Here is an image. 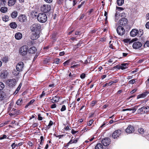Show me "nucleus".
Segmentation results:
<instances>
[{"label": "nucleus", "mask_w": 149, "mask_h": 149, "mask_svg": "<svg viewBox=\"0 0 149 149\" xmlns=\"http://www.w3.org/2000/svg\"><path fill=\"white\" fill-rule=\"evenodd\" d=\"M19 21L21 22H25L26 21V17L24 15H21L18 17Z\"/></svg>", "instance_id": "obj_17"}, {"label": "nucleus", "mask_w": 149, "mask_h": 149, "mask_svg": "<svg viewBox=\"0 0 149 149\" xmlns=\"http://www.w3.org/2000/svg\"><path fill=\"white\" fill-rule=\"evenodd\" d=\"M34 100H31L29 102H28V104L26 105L25 107V108H27L29 105L32 104L34 102Z\"/></svg>", "instance_id": "obj_34"}, {"label": "nucleus", "mask_w": 149, "mask_h": 149, "mask_svg": "<svg viewBox=\"0 0 149 149\" xmlns=\"http://www.w3.org/2000/svg\"><path fill=\"white\" fill-rule=\"evenodd\" d=\"M95 149H103V146L100 143H98L95 147Z\"/></svg>", "instance_id": "obj_25"}, {"label": "nucleus", "mask_w": 149, "mask_h": 149, "mask_svg": "<svg viewBox=\"0 0 149 149\" xmlns=\"http://www.w3.org/2000/svg\"><path fill=\"white\" fill-rule=\"evenodd\" d=\"M70 62V61L69 60H67L65 61L63 63L64 66H66L68 65V63Z\"/></svg>", "instance_id": "obj_48"}, {"label": "nucleus", "mask_w": 149, "mask_h": 149, "mask_svg": "<svg viewBox=\"0 0 149 149\" xmlns=\"http://www.w3.org/2000/svg\"><path fill=\"white\" fill-rule=\"evenodd\" d=\"M142 44L139 42H136L133 43L132 47L134 49H138L141 47Z\"/></svg>", "instance_id": "obj_15"}, {"label": "nucleus", "mask_w": 149, "mask_h": 149, "mask_svg": "<svg viewBox=\"0 0 149 149\" xmlns=\"http://www.w3.org/2000/svg\"><path fill=\"white\" fill-rule=\"evenodd\" d=\"M135 79H132L131 80L129 81V84H134L135 82Z\"/></svg>", "instance_id": "obj_41"}, {"label": "nucleus", "mask_w": 149, "mask_h": 149, "mask_svg": "<svg viewBox=\"0 0 149 149\" xmlns=\"http://www.w3.org/2000/svg\"><path fill=\"white\" fill-rule=\"evenodd\" d=\"M51 9V6L49 5H44L41 8L42 11L45 12L47 13Z\"/></svg>", "instance_id": "obj_6"}, {"label": "nucleus", "mask_w": 149, "mask_h": 149, "mask_svg": "<svg viewBox=\"0 0 149 149\" xmlns=\"http://www.w3.org/2000/svg\"><path fill=\"white\" fill-rule=\"evenodd\" d=\"M39 32H33L31 37V38L32 40H36L39 37Z\"/></svg>", "instance_id": "obj_10"}, {"label": "nucleus", "mask_w": 149, "mask_h": 149, "mask_svg": "<svg viewBox=\"0 0 149 149\" xmlns=\"http://www.w3.org/2000/svg\"><path fill=\"white\" fill-rule=\"evenodd\" d=\"M44 1L48 3H50L52 1V0H44Z\"/></svg>", "instance_id": "obj_63"}, {"label": "nucleus", "mask_w": 149, "mask_h": 149, "mask_svg": "<svg viewBox=\"0 0 149 149\" xmlns=\"http://www.w3.org/2000/svg\"><path fill=\"white\" fill-rule=\"evenodd\" d=\"M148 93L147 92H145L142 94H140L138 95L137 99H139L141 98H144L146 97L148 95Z\"/></svg>", "instance_id": "obj_19"}, {"label": "nucleus", "mask_w": 149, "mask_h": 149, "mask_svg": "<svg viewBox=\"0 0 149 149\" xmlns=\"http://www.w3.org/2000/svg\"><path fill=\"white\" fill-rule=\"evenodd\" d=\"M121 133V131L120 130H118L115 131L112 134V137L115 139L119 137Z\"/></svg>", "instance_id": "obj_12"}, {"label": "nucleus", "mask_w": 149, "mask_h": 149, "mask_svg": "<svg viewBox=\"0 0 149 149\" xmlns=\"http://www.w3.org/2000/svg\"><path fill=\"white\" fill-rule=\"evenodd\" d=\"M8 8L6 7H1L0 9L1 12L2 13H5L7 11Z\"/></svg>", "instance_id": "obj_27"}, {"label": "nucleus", "mask_w": 149, "mask_h": 149, "mask_svg": "<svg viewBox=\"0 0 149 149\" xmlns=\"http://www.w3.org/2000/svg\"><path fill=\"white\" fill-rule=\"evenodd\" d=\"M145 109V107L143 106L141 108L137 110V112L139 113H140L142 111H144V110Z\"/></svg>", "instance_id": "obj_32"}, {"label": "nucleus", "mask_w": 149, "mask_h": 149, "mask_svg": "<svg viewBox=\"0 0 149 149\" xmlns=\"http://www.w3.org/2000/svg\"><path fill=\"white\" fill-rule=\"evenodd\" d=\"M148 112H149V107L148 106L145 107L144 112L147 113Z\"/></svg>", "instance_id": "obj_40"}, {"label": "nucleus", "mask_w": 149, "mask_h": 149, "mask_svg": "<svg viewBox=\"0 0 149 149\" xmlns=\"http://www.w3.org/2000/svg\"><path fill=\"white\" fill-rule=\"evenodd\" d=\"M134 127L132 125L129 126L126 129V132L127 133H131L134 132Z\"/></svg>", "instance_id": "obj_16"}, {"label": "nucleus", "mask_w": 149, "mask_h": 149, "mask_svg": "<svg viewBox=\"0 0 149 149\" xmlns=\"http://www.w3.org/2000/svg\"><path fill=\"white\" fill-rule=\"evenodd\" d=\"M38 120H41L42 119V118L41 116V115L40 114H39L38 115Z\"/></svg>", "instance_id": "obj_49"}, {"label": "nucleus", "mask_w": 149, "mask_h": 149, "mask_svg": "<svg viewBox=\"0 0 149 149\" xmlns=\"http://www.w3.org/2000/svg\"><path fill=\"white\" fill-rule=\"evenodd\" d=\"M138 131L139 133L141 134H143L144 132V129L143 128H139L138 129Z\"/></svg>", "instance_id": "obj_37"}, {"label": "nucleus", "mask_w": 149, "mask_h": 149, "mask_svg": "<svg viewBox=\"0 0 149 149\" xmlns=\"http://www.w3.org/2000/svg\"><path fill=\"white\" fill-rule=\"evenodd\" d=\"M86 76V74L84 73L80 75V77L81 79H84L85 78Z\"/></svg>", "instance_id": "obj_50"}, {"label": "nucleus", "mask_w": 149, "mask_h": 149, "mask_svg": "<svg viewBox=\"0 0 149 149\" xmlns=\"http://www.w3.org/2000/svg\"><path fill=\"white\" fill-rule=\"evenodd\" d=\"M84 1H83L82 2H81V4H80L78 5V7H77L78 8H80L84 4Z\"/></svg>", "instance_id": "obj_55"}, {"label": "nucleus", "mask_w": 149, "mask_h": 149, "mask_svg": "<svg viewBox=\"0 0 149 149\" xmlns=\"http://www.w3.org/2000/svg\"><path fill=\"white\" fill-rule=\"evenodd\" d=\"M81 46V44L80 43H78L77 45H75L73 47V49L75 50L77 49L79 47Z\"/></svg>", "instance_id": "obj_35"}, {"label": "nucleus", "mask_w": 149, "mask_h": 149, "mask_svg": "<svg viewBox=\"0 0 149 149\" xmlns=\"http://www.w3.org/2000/svg\"><path fill=\"white\" fill-rule=\"evenodd\" d=\"M36 51V48L35 47H32L30 48L29 50V52L31 54H34Z\"/></svg>", "instance_id": "obj_20"}, {"label": "nucleus", "mask_w": 149, "mask_h": 149, "mask_svg": "<svg viewBox=\"0 0 149 149\" xmlns=\"http://www.w3.org/2000/svg\"><path fill=\"white\" fill-rule=\"evenodd\" d=\"M63 0H58V4H61L63 2Z\"/></svg>", "instance_id": "obj_61"}, {"label": "nucleus", "mask_w": 149, "mask_h": 149, "mask_svg": "<svg viewBox=\"0 0 149 149\" xmlns=\"http://www.w3.org/2000/svg\"><path fill=\"white\" fill-rule=\"evenodd\" d=\"M93 122V120H90L89 122L88 123V125L89 126H91V124H92Z\"/></svg>", "instance_id": "obj_51"}, {"label": "nucleus", "mask_w": 149, "mask_h": 149, "mask_svg": "<svg viewBox=\"0 0 149 149\" xmlns=\"http://www.w3.org/2000/svg\"><path fill=\"white\" fill-rule=\"evenodd\" d=\"M24 63L22 62H19L16 66V69L17 71L20 72L22 71Z\"/></svg>", "instance_id": "obj_11"}, {"label": "nucleus", "mask_w": 149, "mask_h": 149, "mask_svg": "<svg viewBox=\"0 0 149 149\" xmlns=\"http://www.w3.org/2000/svg\"><path fill=\"white\" fill-rule=\"evenodd\" d=\"M120 25L125 26L127 23L128 20L127 19L125 18H123L120 20Z\"/></svg>", "instance_id": "obj_13"}, {"label": "nucleus", "mask_w": 149, "mask_h": 149, "mask_svg": "<svg viewBox=\"0 0 149 149\" xmlns=\"http://www.w3.org/2000/svg\"><path fill=\"white\" fill-rule=\"evenodd\" d=\"M128 64L127 63H123L120 65H118L116 66V68L118 69H121L124 70L127 68Z\"/></svg>", "instance_id": "obj_14"}, {"label": "nucleus", "mask_w": 149, "mask_h": 149, "mask_svg": "<svg viewBox=\"0 0 149 149\" xmlns=\"http://www.w3.org/2000/svg\"><path fill=\"white\" fill-rule=\"evenodd\" d=\"M143 32L141 31L140 32L136 29H132L130 32V35L132 37L137 36L139 37H141L143 34Z\"/></svg>", "instance_id": "obj_4"}, {"label": "nucleus", "mask_w": 149, "mask_h": 149, "mask_svg": "<svg viewBox=\"0 0 149 149\" xmlns=\"http://www.w3.org/2000/svg\"><path fill=\"white\" fill-rule=\"evenodd\" d=\"M80 65L79 64H76L74 65L73 66H71V68H76L79 66Z\"/></svg>", "instance_id": "obj_47"}, {"label": "nucleus", "mask_w": 149, "mask_h": 149, "mask_svg": "<svg viewBox=\"0 0 149 149\" xmlns=\"http://www.w3.org/2000/svg\"><path fill=\"white\" fill-rule=\"evenodd\" d=\"M77 131H74L73 129H72L71 131V133L73 134H75L77 132Z\"/></svg>", "instance_id": "obj_60"}, {"label": "nucleus", "mask_w": 149, "mask_h": 149, "mask_svg": "<svg viewBox=\"0 0 149 149\" xmlns=\"http://www.w3.org/2000/svg\"><path fill=\"white\" fill-rule=\"evenodd\" d=\"M146 28L149 29V22H147L146 24Z\"/></svg>", "instance_id": "obj_59"}, {"label": "nucleus", "mask_w": 149, "mask_h": 149, "mask_svg": "<svg viewBox=\"0 0 149 149\" xmlns=\"http://www.w3.org/2000/svg\"><path fill=\"white\" fill-rule=\"evenodd\" d=\"M55 86H56V85L54 84H51L49 85V87L50 88H53Z\"/></svg>", "instance_id": "obj_56"}, {"label": "nucleus", "mask_w": 149, "mask_h": 149, "mask_svg": "<svg viewBox=\"0 0 149 149\" xmlns=\"http://www.w3.org/2000/svg\"><path fill=\"white\" fill-rule=\"evenodd\" d=\"M113 83H114V81H112L109 83H108V84L109 86H111Z\"/></svg>", "instance_id": "obj_64"}, {"label": "nucleus", "mask_w": 149, "mask_h": 149, "mask_svg": "<svg viewBox=\"0 0 149 149\" xmlns=\"http://www.w3.org/2000/svg\"><path fill=\"white\" fill-rule=\"evenodd\" d=\"M6 135H3L2 136H1L0 137V139H3L6 138Z\"/></svg>", "instance_id": "obj_57"}, {"label": "nucleus", "mask_w": 149, "mask_h": 149, "mask_svg": "<svg viewBox=\"0 0 149 149\" xmlns=\"http://www.w3.org/2000/svg\"><path fill=\"white\" fill-rule=\"evenodd\" d=\"M60 61V59L58 58H56L54 60V62L56 63H58Z\"/></svg>", "instance_id": "obj_53"}, {"label": "nucleus", "mask_w": 149, "mask_h": 149, "mask_svg": "<svg viewBox=\"0 0 149 149\" xmlns=\"http://www.w3.org/2000/svg\"><path fill=\"white\" fill-rule=\"evenodd\" d=\"M78 138H77L75 139H74V140L73 141V143H76L77 142V141H78Z\"/></svg>", "instance_id": "obj_62"}, {"label": "nucleus", "mask_w": 149, "mask_h": 149, "mask_svg": "<svg viewBox=\"0 0 149 149\" xmlns=\"http://www.w3.org/2000/svg\"><path fill=\"white\" fill-rule=\"evenodd\" d=\"M37 18L38 20L41 23H45L47 20V17L44 13H39L37 15Z\"/></svg>", "instance_id": "obj_1"}, {"label": "nucleus", "mask_w": 149, "mask_h": 149, "mask_svg": "<svg viewBox=\"0 0 149 149\" xmlns=\"http://www.w3.org/2000/svg\"><path fill=\"white\" fill-rule=\"evenodd\" d=\"M56 104H52L51 106V108L52 109H54L56 108Z\"/></svg>", "instance_id": "obj_52"}, {"label": "nucleus", "mask_w": 149, "mask_h": 149, "mask_svg": "<svg viewBox=\"0 0 149 149\" xmlns=\"http://www.w3.org/2000/svg\"><path fill=\"white\" fill-rule=\"evenodd\" d=\"M7 72L6 71H3L1 72V77L3 79H4L7 77Z\"/></svg>", "instance_id": "obj_22"}, {"label": "nucleus", "mask_w": 149, "mask_h": 149, "mask_svg": "<svg viewBox=\"0 0 149 149\" xmlns=\"http://www.w3.org/2000/svg\"><path fill=\"white\" fill-rule=\"evenodd\" d=\"M22 103V100L21 99L18 100L16 102V104L18 105H21Z\"/></svg>", "instance_id": "obj_30"}, {"label": "nucleus", "mask_w": 149, "mask_h": 149, "mask_svg": "<svg viewBox=\"0 0 149 149\" xmlns=\"http://www.w3.org/2000/svg\"><path fill=\"white\" fill-rule=\"evenodd\" d=\"M28 47L26 45H24L19 49V53L22 56H25L27 53Z\"/></svg>", "instance_id": "obj_2"}, {"label": "nucleus", "mask_w": 149, "mask_h": 149, "mask_svg": "<svg viewBox=\"0 0 149 149\" xmlns=\"http://www.w3.org/2000/svg\"><path fill=\"white\" fill-rule=\"evenodd\" d=\"M4 87V84L2 82H0V90H1L3 89Z\"/></svg>", "instance_id": "obj_36"}, {"label": "nucleus", "mask_w": 149, "mask_h": 149, "mask_svg": "<svg viewBox=\"0 0 149 149\" xmlns=\"http://www.w3.org/2000/svg\"><path fill=\"white\" fill-rule=\"evenodd\" d=\"M59 100V98L56 96L52 98L51 99V102L52 103H54L55 102H58Z\"/></svg>", "instance_id": "obj_24"}, {"label": "nucleus", "mask_w": 149, "mask_h": 149, "mask_svg": "<svg viewBox=\"0 0 149 149\" xmlns=\"http://www.w3.org/2000/svg\"><path fill=\"white\" fill-rule=\"evenodd\" d=\"M41 28V26L38 23L33 24L31 27V30L33 32H39Z\"/></svg>", "instance_id": "obj_5"}, {"label": "nucleus", "mask_w": 149, "mask_h": 149, "mask_svg": "<svg viewBox=\"0 0 149 149\" xmlns=\"http://www.w3.org/2000/svg\"><path fill=\"white\" fill-rule=\"evenodd\" d=\"M110 139L108 138H104L102 141V144L104 146H108L110 143Z\"/></svg>", "instance_id": "obj_9"}, {"label": "nucleus", "mask_w": 149, "mask_h": 149, "mask_svg": "<svg viewBox=\"0 0 149 149\" xmlns=\"http://www.w3.org/2000/svg\"><path fill=\"white\" fill-rule=\"evenodd\" d=\"M15 36L16 39L19 40L22 38V35L21 33L17 32L15 34Z\"/></svg>", "instance_id": "obj_18"}, {"label": "nucleus", "mask_w": 149, "mask_h": 149, "mask_svg": "<svg viewBox=\"0 0 149 149\" xmlns=\"http://www.w3.org/2000/svg\"><path fill=\"white\" fill-rule=\"evenodd\" d=\"M73 138V137H72L70 141H69V142L67 143V146H69L70 144H71L73 143L72 141Z\"/></svg>", "instance_id": "obj_45"}, {"label": "nucleus", "mask_w": 149, "mask_h": 149, "mask_svg": "<svg viewBox=\"0 0 149 149\" xmlns=\"http://www.w3.org/2000/svg\"><path fill=\"white\" fill-rule=\"evenodd\" d=\"M117 2L118 6H121L124 3V0H117Z\"/></svg>", "instance_id": "obj_29"}, {"label": "nucleus", "mask_w": 149, "mask_h": 149, "mask_svg": "<svg viewBox=\"0 0 149 149\" xmlns=\"http://www.w3.org/2000/svg\"><path fill=\"white\" fill-rule=\"evenodd\" d=\"M136 106L132 108H130L128 109H123V111H132V113H134L136 110Z\"/></svg>", "instance_id": "obj_21"}, {"label": "nucleus", "mask_w": 149, "mask_h": 149, "mask_svg": "<svg viewBox=\"0 0 149 149\" xmlns=\"http://www.w3.org/2000/svg\"><path fill=\"white\" fill-rule=\"evenodd\" d=\"M17 146V144H15V143H13L11 145V146L12 147V149L15 148V147Z\"/></svg>", "instance_id": "obj_43"}, {"label": "nucleus", "mask_w": 149, "mask_h": 149, "mask_svg": "<svg viewBox=\"0 0 149 149\" xmlns=\"http://www.w3.org/2000/svg\"><path fill=\"white\" fill-rule=\"evenodd\" d=\"M22 86V84L21 83L19 84V86L17 88L16 91H17V92L19 91V89H20Z\"/></svg>", "instance_id": "obj_44"}, {"label": "nucleus", "mask_w": 149, "mask_h": 149, "mask_svg": "<svg viewBox=\"0 0 149 149\" xmlns=\"http://www.w3.org/2000/svg\"><path fill=\"white\" fill-rule=\"evenodd\" d=\"M10 27L12 29H15L17 26V24L14 22H11L10 23Z\"/></svg>", "instance_id": "obj_26"}, {"label": "nucleus", "mask_w": 149, "mask_h": 149, "mask_svg": "<svg viewBox=\"0 0 149 149\" xmlns=\"http://www.w3.org/2000/svg\"><path fill=\"white\" fill-rule=\"evenodd\" d=\"M17 13L16 11H14L11 14L12 18H15L17 17Z\"/></svg>", "instance_id": "obj_28"}, {"label": "nucleus", "mask_w": 149, "mask_h": 149, "mask_svg": "<svg viewBox=\"0 0 149 149\" xmlns=\"http://www.w3.org/2000/svg\"><path fill=\"white\" fill-rule=\"evenodd\" d=\"M16 0H9L8 2V5L11 6H13L15 4Z\"/></svg>", "instance_id": "obj_23"}, {"label": "nucleus", "mask_w": 149, "mask_h": 149, "mask_svg": "<svg viewBox=\"0 0 149 149\" xmlns=\"http://www.w3.org/2000/svg\"><path fill=\"white\" fill-rule=\"evenodd\" d=\"M7 83L10 87H12L15 85L16 82L15 79H11L8 80L7 81Z\"/></svg>", "instance_id": "obj_8"}, {"label": "nucleus", "mask_w": 149, "mask_h": 149, "mask_svg": "<svg viewBox=\"0 0 149 149\" xmlns=\"http://www.w3.org/2000/svg\"><path fill=\"white\" fill-rule=\"evenodd\" d=\"M146 45L148 47H149V40L147 41L144 45V46Z\"/></svg>", "instance_id": "obj_58"}, {"label": "nucleus", "mask_w": 149, "mask_h": 149, "mask_svg": "<svg viewBox=\"0 0 149 149\" xmlns=\"http://www.w3.org/2000/svg\"><path fill=\"white\" fill-rule=\"evenodd\" d=\"M0 4L2 6H4L6 3V0H0Z\"/></svg>", "instance_id": "obj_33"}, {"label": "nucleus", "mask_w": 149, "mask_h": 149, "mask_svg": "<svg viewBox=\"0 0 149 149\" xmlns=\"http://www.w3.org/2000/svg\"><path fill=\"white\" fill-rule=\"evenodd\" d=\"M40 144L41 145H42L43 144V141H44V137L43 136H41L40 137Z\"/></svg>", "instance_id": "obj_39"}, {"label": "nucleus", "mask_w": 149, "mask_h": 149, "mask_svg": "<svg viewBox=\"0 0 149 149\" xmlns=\"http://www.w3.org/2000/svg\"><path fill=\"white\" fill-rule=\"evenodd\" d=\"M11 108L10 107H8V112L9 113V114L11 116L18 115L21 113V112L19 110L13 108L11 110Z\"/></svg>", "instance_id": "obj_3"}, {"label": "nucleus", "mask_w": 149, "mask_h": 149, "mask_svg": "<svg viewBox=\"0 0 149 149\" xmlns=\"http://www.w3.org/2000/svg\"><path fill=\"white\" fill-rule=\"evenodd\" d=\"M45 93L44 91H43L42 93V94L40 95V97L41 98H42L43 97L45 96Z\"/></svg>", "instance_id": "obj_54"}, {"label": "nucleus", "mask_w": 149, "mask_h": 149, "mask_svg": "<svg viewBox=\"0 0 149 149\" xmlns=\"http://www.w3.org/2000/svg\"><path fill=\"white\" fill-rule=\"evenodd\" d=\"M53 124V122L51 120H50L49 121V124L47 126V129H49L50 128V126L52 125Z\"/></svg>", "instance_id": "obj_38"}, {"label": "nucleus", "mask_w": 149, "mask_h": 149, "mask_svg": "<svg viewBox=\"0 0 149 149\" xmlns=\"http://www.w3.org/2000/svg\"><path fill=\"white\" fill-rule=\"evenodd\" d=\"M2 19H3V21H5V22H6L9 20V17L7 15L4 16L3 17Z\"/></svg>", "instance_id": "obj_31"}, {"label": "nucleus", "mask_w": 149, "mask_h": 149, "mask_svg": "<svg viewBox=\"0 0 149 149\" xmlns=\"http://www.w3.org/2000/svg\"><path fill=\"white\" fill-rule=\"evenodd\" d=\"M13 73L15 75H17L19 74V72H16L15 70H13Z\"/></svg>", "instance_id": "obj_46"}, {"label": "nucleus", "mask_w": 149, "mask_h": 149, "mask_svg": "<svg viewBox=\"0 0 149 149\" xmlns=\"http://www.w3.org/2000/svg\"><path fill=\"white\" fill-rule=\"evenodd\" d=\"M66 109V107L65 105L62 106L61 108V111H65Z\"/></svg>", "instance_id": "obj_42"}, {"label": "nucleus", "mask_w": 149, "mask_h": 149, "mask_svg": "<svg viewBox=\"0 0 149 149\" xmlns=\"http://www.w3.org/2000/svg\"><path fill=\"white\" fill-rule=\"evenodd\" d=\"M116 30L120 36H123L125 33V29L120 26H119L117 28Z\"/></svg>", "instance_id": "obj_7"}]
</instances>
